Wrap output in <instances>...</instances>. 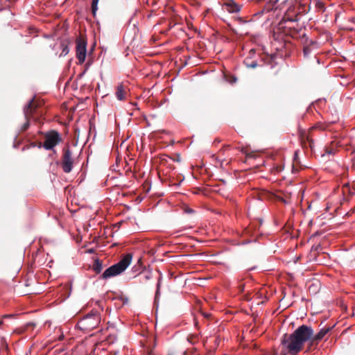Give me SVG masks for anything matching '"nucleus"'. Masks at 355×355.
<instances>
[{
	"label": "nucleus",
	"instance_id": "nucleus-25",
	"mask_svg": "<svg viewBox=\"0 0 355 355\" xmlns=\"http://www.w3.org/2000/svg\"><path fill=\"white\" fill-rule=\"evenodd\" d=\"M193 320H194L195 326L197 327L198 324V320H197V317L196 315L194 316Z\"/></svg>",
	"mask_w": 355,
	"mask_h": 355
},
{
	"label": "nucleus",
	"instance_id": "nucleus-30",
	"mask_svg": "<svg viewBox=\"0 0 355 355\" xmlns=\"http://www.w3.org/2000/svg\"><path fill=\"white\" fill-rule=\"evenodd\" d=\"M274 58H275V56H270V59L273 60Z\"/></svg>",
	"mask_w": 355,
	"mask_h": 355
},
{
	"label": "nucleus",
	"instance_id": "nucleus-7",
	"mask_svg": "<svg viewBox=\"0 0 355 355\" xmlns=\"http://www.w3.org/2000/svg\"><path fill=\"white\" fill-rule=\"evenodd\" d=\"M320 129L325 130L326 126L322 124H317L315 126L312 127L309 129L308 133L302 132L300 135L302 146L304 148L306 149L309 148L311 150H313L314 147V141L311 136V132L315 129Z\"/></svg>",
	"mask_w": 355,
	"mask_h": 355
},
{
	"label": "nucleus",
	"instance_id": "nucleus-3",
	"mask_svg": "<svg viewBox=\"0 0 355 355\" xmlns=\"http://www.w3.org/2000/svg\"><path fill=\"white\" fill-rule=\"evenodd\" d=\"M132 255L130 253L125 254L116 264L107 268L101 276V279H107L123 272L130 264Z\"/></svg>",
	"mask_w": 355,
	"mask_h": 355
},
{
	"label": "nucleus",
	"instance_id": "nucleus-4",
	"mask_svg": "<svg viewBox=\"0 0 355 355\" xmlns=\"http://www.w3.org/2000/svg\"><path fill=\"white\" fill-rule=\"evenodd\" d=\"M60 133L56 130H50L44 134V141L43 144H39V148L42 146L46 150H52L55 146L62 141Z\"/></svg>",
	"mask_w": 355,
	"mask_h": 355
},
{
	"label": "nucleus",
	"instance_id": "nucleus-8",
	"mask_svg": "<svg viewBox=\"0 0 355 355\" xmlns=\"http://www.w3.org/2000/svg\"><path fill=\"white\" fill-rule=\"evenodd\" d=\"M100 322V318L96 314H87L80 321L83 328L92 330L96 328Z\"/></svg>",
	"mask_w": 355,
	"mask_h": 355
},
{
	"label": "nucleus",
	"instance_id": "nucleus-21",
	"mask_svg": "<svg viewBox=\"0 0 355 355\" xmlns=\"http://www.w3.org/2000/svg\"><path fill=\"white\" fill-rule=\"evenodd\" d=\"M325 152H326V153L329 154V155H331V154L334 153V149L333 148H326Z\"/></svg>",
	"mask_w": 355,
	"mask_h": 355
},
{
	"label": "nucleus",
	"instance_id": "nucleus-20",
	"mask_svg": "<svg viewBox=\"0 0 355 355\" xmlns=\"http://www.w3.org/2000/svg\"><path fill=\"white\" fill-rule=\"evenodd\" d=\"M247 67L250 68H256L258 65L257 61H252L250 64H246Z\"/></svg>",
	"mask_w": 355,
	"mask_h": 355
},
{
	"label": "nucleus",
	"instance_id": "nucleus-22",
	"mask_svg": "<svg viewBox=\"0 0 355 355\" xmlns=\"http://www.w3.org/2000/svg\"><path fill=\"white\" fill-rule=\"evenodd\" d=\"M160 278L159 279V281L157 282V291H156V295L158 294L159 293V286H160Z\"/></svg>",
	"mask_w": 355,
	"mask_h": 355
},
{
	"label": "nucleus",
	"instance_id": "nucleus-28",
	"mask_svg": "<svg viewBox=\"0 0 355 355\" xmlns=\"http://www.w3.org/2000/svg\"><path fill=\"white\" fill-rule=\"evenodd\" d=\"M3 324V320H0V327Z\"/></svg>",
	"mask_w": 355,
	"mask_h": 355
},
{
	"label": "nucleus",
	"instance_id": "nucleus-17",
	"mask_svg": "<svg viewBox=\"0 0 355 355\" xmlns=\"http://www.w3.org/2000/svg\"><path fill=\"white\" fill-rule=\"evenodd\" d=\"M202 306H203V304L201 302V315H203L205 320H210L212 317L211 314L209 313H204L202 311Z\"/></svg>",
	"mask_w": 355,
	"mask_h": 355
},
{
	"label": "nucleus",
	"instance_id": "nucleus-16",
	"mask_svg": "<svg viewBox=\"0 0 355 355\" xmlns=\"http://www.w3.org/2000/svg\"><path fill=\"white\" fill-rule=\"evenodd\" d=\"M61 47H62V53L60 54V56H65L66 55H67L69 53V49L68 46L64 43L61 44Z\"/></svg>",
	"mask_w": 355,
	"mask_h": 355
},
{
	"label": "nucleus",
	"instance_id": "nucleus-13",
	"mask_svg": "<svg viewBox=\"0 0 355 355\" xmlns=\"http://www.w3.org/2000/svg\"><path fill=\"white\" fill-rule=\"evenodd\" d=\"M343 192L344 194L347 193L349 196H352L354 195L355 190L354 189H352L349 184H345L343 187Z\"/></svg>",
	"mask_w": 355,
	"mask_h": 355
},
{
	"label": "nucleus",
	"instance_id": "nucleus-12",
	"mask_svg": "<svg viewBox=\"0 0 355 355\" xmlns=\"http://www.w3.org/2000/svg\"><path fill=\"white\" fill-rule=\"evenodd\" d=\"M92 269L96 272V273H100L103 270L102 261L98 259H96L94 262Z\"/></svg>",
	"mask_w": 355,
	"mask_h": 355
},
{
	"label": "nucleus",
	"instance_id": "nucleus-23",
	"mask_svg": "<svg viewBox=\"0 0 355 355\" xmlns=\"http://www.w3.org/2000/svg\"><path fill=\"white\" fill-rule=\"evenodd\" d=\"M230 148H231L230 145H227V146H223V149L221 150H229V149H230Z\"/></svg>",
	"mask_w": 355,
	"mask_h": 355
},
{
	"label": "nucleus",
	"instance_id": "nucleus-32",
	"mask_svg": "<svg viewBox=\"0 0 355 355\" xmlns=\"http://www.w3.org/2000/svg\"><path fill=\"white\" fill-rule=\"evenodd\" d=\"M168 355H174L173 353L168 354Z\"/></svg>",
	"mask_w": 355,
	"mask_h": 355
},
{
	"label": "nucleus",
	"instance_id": "nucleus-24",
	"mask_svg": "<svg viewBox=\"0 0 355 355\" xmlns=\"http://www.w3.org/2000/svg\"><path fill=\"white\" fill-rule=\"evenodd\" d=\"M142 278L144 279V280H148L150 279V275H145L144 276H142Z\"/></svg>",
	"mask_w": 355,
	"mask_h": 355
},
{
	"label": "nucleus",
	"instance_id": "nucleus-29",
	"mask_svg": "<svg viewBox=\"0 0 355 355\" xmlns=\"http://www.w3.org/2000/svg\"><path fill=\"white\" fill-rule=\"evenodd\" d=\"M225 161V159H220V162L221 163V165L223 164V162Z\"/></svg>",
	"mask_w": 355,
	"mask_h": 355
},
{
	"label": "nucleus",
	"instance_id": "nucleus-10",
	"mask_svg": "<svg viewBox=\"0 0 355 355\" xmlns=\"http://www.w3.org/2000/svg\"><path fill=\"white\" fill-rule=\"evenodd\" d=\"M318 49V43L313 40L309 41L303 49L304 56L308 58L313 49Z\"/></svg>",
	"mask_w": 355,
	"mask_h": 355
},
{
	"label": "nucleus",
	"instance_id": "nucleus-15",
	"mask_svg": "<svg viewBox=\"0 0 355 355\" xmlns=\"http://www.w3.org/2000/svg\"><path fill=\"white\" fill-rule=\"evenodd\" d=\"M99 0H92V13L94 17L96 16L98 10V3Z\"/></svg>",
	"mask_w": 355,
	"mask_h": 355
},
{
	"label": "nucleus",
	"instance_id": "nucleus-5",
	"mask_svg": "<svg viewBox=\"0 0 355 355\" xmlns=\"http://www.w3.org/2000/svg\"><path fill=\"white\" fill-rule=\"evenodd\" d=\"M76 58L78 60V64H82L86 58V52H87V39L83 35H80L76 40Z\"/></svg>",
	"mask_w": 355,
	"mask_h": 355
},
{
	"label": "nucleus",
	"instance_id": "nucleus-34",
	"mask_svg": "<svg viewBox=\"0 0 355 355\" xmlns=\"http://www.w3.org/2000/svg\"><path fill=\"white\" fill-rule=\"evenodd\" d=\"M201 251H202V249H201ZM202 254H203V252H200V254L202 255Z\"/></svg>",
	"mask_w": 355,
	"mask_h": 355
},
{
	"label": "nucleus",
	"instance_id": "nucleus-2",
	"mask_svg": "<svg viewBox=\"0 0 355 355\" xmlns=\"http://www.w3.org/2000/svg\"><path fill=\"white\" fill-rule=\"evenodd\" d=\"M43 100L33 98L31 101L24 107V114L26 119V122L21 127L20 131H26L30 125V120L33 118L35 115H42V112L40 108L43 105Z\"/></svg>",
	"mask_w": 355,
	"mask_h": 355
},
{
	"label": "nucleus",
	"instance_id": "nucleus-18",
	"mask_svg": "<svg viewBox=\"0 0 355 355\" xmlns=\"http://www.w3.org/2000/svg\"><path fill=\"white\" fill-rule=\"evenodd\" d=\"M317 8L320 9L322 11L324 10V6L322 2L318 1L316 3Z\"/></svg>",
	"mask_w": 355,
	"mask_h": 355
},
{
	"label": "nucleus",
	"instance_id": "nucleus-31",
	"mask_svg": "<svg viewBox=\"0 0 355 355\" xmlns=\"http://www.w3.org/2000/svg\"><path fill=\"white\" fill-rule=\"evenodd\" d=\"M282 355H286V353L284 352V353L282 354Z\"/></svg>",
	"mask_w": 355,
	"mask_h": 355
},
{
	"label": "nucleus",
	"instance_id": "nucleus-9",
	"mask_svg": "<svg viewBox=\"0 0 355 355\" xmlns=\"http://www.w3.org/2000/svg\"><path fill=\"white\" fill-rule=\"evenodd\" d=\"M223 9L230 13L239 12L241 10V6L234 1H230L223 4Z\"/></svg>",
	"mask_w": 355,
	"mask_h": 355
},
{
	"label": "nucleus",
	"instance_id": "nucleus-6",
	"mask_svg": "<svg viewBox=\"0 0 355 355\" xmlns=\"http://www.w3.org/2000/svg\"><path fill=\"white\" fill-rule=\"evenodd\" d=\"M62 153V168L64 173H69L71 171L74 162L73 153L69 146L63 148Z\"/></svg>",
	"mask_w": 355,
	"mask_h": 355
},
{
	"label": "nucleus",
	"instance_id": "nucleus-26",
	"mask_svg": "<svg viewBox=\"0 0 355 355\" xmlns=\"http://www.w3.org/2000/svg\"><path fill=\"white\" fill-rule=\"evenodd\" d=\"M12 317V315H3L2 316L3 318H11Z\"/></svg>",
	"mask_w": 355,
	"mask_h": 355
},
{
	"label": "nucleus",
	"instance_id": "nucleus-11",
	"mask_svg": "<svg viewBox=\"0 0 355 355\" xmlns=\"http://www.w3.org/2000/svg\"><path fill=\"white\" fill-rule=\"evenodd\" d=\"M127 92L123 85L120 84L116 87L115 95L116 98L119 101H123L125 99Z\"/></svg>",
	"mask_w": 355,
	"mask_h": 355
},
{
	"label": "nucleus",
	"instance_id": "nucleus-27",
	"mask_svg": "<svg viewBox=\"0 0 355 355\" xmlns=\"http://www.w3.org/2000/svg\"><path fill=\"white\" fill-rule=\"evenodd\" d=\"M147 355H155L152 350L148 352Z\"/></svg>",
	"mask_w": 355,
	"mask_h": 355
},
{
	"label": "nucleus",
	"instance_id": "nucleus-1",
	"mask_svg": "<svg viewBox=\"0 0 355 355\" xmlns=\"http://www.w3.org/2000/svg\"><path fill=\"white\" fill-rule=\"evenodd\" d=\"M332 327H324L314 335L313 329L307 325H301L292 334H284L282 339V344L285 347L287 353L290 355H297L304 347V343L309 342L306 351H309L314 345H316L325 335L331 329Z\"/></svg>",
	"mask_w": 355,
	"mask_h": 355
},
{
	"label": "nucleus",
	"instance_id": "nucleus-33",
	"mask_svg": "<svg viewBox=\"0 0 355 355\" xmlns=\"http://www.w3.org/2000/svg\"><path fill=\"white\" fill-rule=\"evenodd\" d=\"M295 157H297V152L295 153Z\"/></svg>",
	"mask_w": 355,
	"mask_h": 355
},
{
	"label": "nucleus",
	"instance_id": "nucleus-19",
	"mask_svg": "<svg viewBox=\"0 0 355 355\" xmlns=\"http://www.w3.org/2000/svg\"><path fill=\"white\" fill-rule=\"evenodd\" d=\"M184 211L187 214H194V213H196V211H195L194 209H193L192 208L189 207H187L184 208Z\"/></svg>",
	"mask_w": 355,
	"mask_h": 355
},
{
	"label": "nucleus",
	"instance_id": "nucleus-14",
	"mask_svg": "<svg viewBox=\"0 0 355 355\" xmlns=\"http://www.w3.org/2000/svg\"><path fill=\"white\" fill-rule=\"evenodd\" d=\"M187 340L193 345L196 344L198 342V335L194 334H190L188 336Z\"/></svg>",
	"mask_w": 355,
	"mask_h": 355
}]
</instances>
